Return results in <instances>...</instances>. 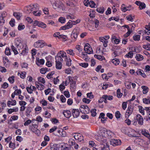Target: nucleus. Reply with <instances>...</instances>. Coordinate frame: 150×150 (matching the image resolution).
Returning <instances> with one entry per match:
<instances>
[{"label":"nucleus","instance_id":"nucleus-1","mask_svg":"<svg viewBox=\"0 0 150 150\" xmlns=\"http://www.w3.org/2000/svg\"><path fill=\"white\" fill-rule=\"evenodd\" d=\"M38 9V5L35 4L25 6L24 9V11L27 13H33L34 11Z\"/></svg>","mask_w":150,"mask_h":150},{"label":"nucleus","instance_id":"nucleus-2","mask_svg":"<svg viewBox=\"0 0 150 150\" xmlns=\"http://www.w3.org/2000/svg\"><path fill=\"white\" fill-rule=\"evenodd\" d=\"M21 45H20L21 49H23L21 53H20V55H26L28 52V49L27 45L24 43V44H22L21 42H19Z\"/></svg>","mask_w":150,"mask_h":150},{"label":"nucleus","instance_id":"nucleus-3","mask_svg":"<svg viewBox=\"0 0 150 150\" xmlns=\"http://www.w3.org/2000/svg\"><path fill=\"white\" fill-rule=\"evenodd\" d=\"M67 56L66 55V53L63 51H60V52L58 53L57 55L55 56V59H62L61 61H63V59H64L66 57H67Z\"/></svg>","mask_w":150,"mask_h":150},{"label":"nucleus","instance_id":"nucleus-4","mask_svg":"<svg viewBox=\"0 0 150 150\" xmlns=\"http://www.w3.org/2000/svg\"><path fill=\"white\" fill-rule=\"evenodd\" d=\"M52 6L53 8L57 9L58 11H60L61 10H63V4L61 2L57 4L55 2L53 4Z\"/></svg>","mask_w":150,"mask_h":150},{"label":"nucleus","instance_id":"nucleus-5","mask_svg":"<svg viewBox=\"0 0 150 150\" xmlns=\"http://www.w3.org/2000/svg\"><path fill=\"white\" fill-rule=\"evenodd\" d=\"M80 29L78 27L76 28L73 30L71 36L72 38H74L76 40L78 37V35L79 33Z\"/></svg>","mask_w":150,"mask_h":150},{"label":"nucleus","instance_id":"nucleus-6","mask_svg":"<svg viewBox=\"0 0 150 150\" xmlns=\"http://www.w3.org/2000/svg\"><path fill=\"white\" fill-rule=\"evenodd\" d=\"M133 111V107L131 105L128 106L125 114L126 118H128Z\"/></svg>","mask_w":150,"mask_h":150},{"label":"nucleus","instance_id":"nucleus-7","mask_svg":"<svg viewBox=\"0 0 150 150\" xmlns=\"http://www.w3.org/2000/svg\"><path fill=\"white\" fill-rule=\"evenodd\" d=\"M33 25L34 26H38V27L43 28H45L46 27V24L44 23L36 20H35L33 22Z\"/></svg>","mask_w":150,"mask_h":150},{"label":"nucleus","instance_id":"nucleus-8","mask_svg":"<svg viewBox=\"0 0 150 150\" xmlns=\"http://www.w3.org/2000/svg\"><path fill=\"white\" fill-rule=\"evenodd\" d=\"M84 50L87 53L89 54H92L93 52L92 48L91 47L90 45L88 43H86L85 44Z\"/></svg>","mask_w":150,"mask_h":150},{"label":"nucleus","instance_id":"nucleus-9","mask_svg":"<svg viewBox=\"0 0 150 150\" xmlns=\"http://www.w3.org/2000/svg\"><path fill=\"white\" fill-rule=\"evenodd\" d=\"M121 142L119 139H112L110 141V144L113 146H116L121 144Z\"/></svg>","mask_w":150,"mask_h":150},{"label":"nucleus","instance_id":"nucleus-10","mask_svg":"<svg viewBox=\"0 0 150 150\" xmlns=\"http://www.w3.org/2000/svg\"><path fill=\"white\" fill-rule=\"evenodd\" d=\"M104 132L103 134H102L103 137H104L105 138H111L114 133L111 131L109 130H104Z\"/></svg>","mask_w":150,"mask_h":150},{"label":"nucleus","instance_id":"nucleus-11","mask_svg":"<svg viewBox=\"0 0 150 150\" xmlns=\"http://www.w3.org/2000/svg\"><path fill=\"white\" fill-rule=\"evenodd\" d=\"M72 135L76 140H78L79 142H81L83 140V137L80 133H74Z\"/></svg>","mask_w":150,"mask_h":150},{"label":"nucleus","instance_id":"nucleus-12","mask_svg":"<svg viewBox=\"0 0 150 150\" xmlns=\"http://www.w3.org/2000/svg\"><path fill=\"white\" fill-rule=\"evenodd\" d=\"M80 108L81 112L83 111V113L87 114L90 112L89 108L87 106L81 105Z\"/></svg>","mask_w":150,"mask_h":150},{"label":"nucleus","instance_id":"nucleus-13","mask_svg":"<svg viewBox=\"0 0 150 150\" xmlns=\"http://www.w3.org/2000/svg\"><path fill=\"white\" fill-rule=\"evenodd\" d=\"M72 27L73 26L72 25V23L70 21V20H69L66 25L62 26L60 28L62 30H65L72 28Z\"/></svg>","mask_w":150,"mask_h":150},{"label":"nucleus","instance_id":"nucleus-14","mask_svg":"<svg viewBox=\"0 0 150 150\" xmlns=\"http://www.w3.org/2000/svg\"><path fill=\"white\" fill-rule=\"evenodd\" d=\"M44 46V41L42 40H39L34 44V46L35 47H42Z\"/></svg>","mask_w":150,"mask_h":150},{"label":"nucleus","instance_id":"nucleus-15","mask_svg":"<svg viewBox=\"0 0 150 150\" xmlns=\"http://www.w3.org/2000/svg\"><path fill=\"white\" fill-rule=\"evenodd\" d=\"M55 60L56 68L58 69H61L62 66V64L61 62H62L61 61L62 59H55Z\"/></svg>","mask_w":150,"mask_h":150},{"label":"nucleus","instance_id":"nucleus-16","mask_svg":"<svg viewBox=\"0 0 150 150\" xmlns=\"http://www.w3.org/2000/svg\"><path fill=\"white\" fill-rule=\"evenodd\" d=\"M136 119L139 124L142 125L143 124V119L141 115L137 114L136 116Z\"/></svg>","mask_w":150,"mask_h":150},{"label":"nucleus","instance_id":"nucleus-17","mask_svg":"<svg viewBox=\"0 0 150 150\" xmlns=\"http://www.w3.org/2000/svg\"><path fill=\"white\" fill-rule=\"evenodd\" d=\"M135 75H140L144 78H146V75L143 71L140 69L137 70L135 73Z\"/></svg>","mask_w":150,"mask_h":150},{"label":"nucleus","instance_id":"nucleus-18","mask_svg":"<svg viewBox=\"0 0 150 150\" xmlns=\"http://www.w3.org/2000/svg\"><path fill=\"white\" fill-rule=\"evenodd\" d=\"M99 40L103 43V46L106 47L108 45V41L107 39L103 37H100L99 38Z\"/></svg>","mask_w":150,"mask_h":150},{"label":"nucleus","instance_id":"nucleus-19","mask_svg":"<svg viewBox=\"0 0 150 150\" xmlns=\"http://www.w3.org/2000/svg\"><path fill=\"white\" fill-rule=\"evenodd\" d=\"M72 115L74 118L78 117L80 114V112L78 109H74L72 111Z\"/></svg>","mask_w":150,"mask_h":150},{"label":"nucleus","instance_id":"nucleus-20","mask_svg":"<svg viewBox=\"0 0 150 150\" xmlns=\"http://www.w3.org/2000/svg\"><path fill=\"white\" fill-rule=\"evenodd\" d=\"M135 4L139 6V8L140 10L144 9L146 7V5L143 2L137 1L135 2Z\"/></svg>","mask_w":150,"mask_h":150},{"label":"nucleus","instance_id":"nucleus-21","mask_svg":"<svg viewBox=\"0 0 150 150\" xmlns=\"http://www.w3.org/2000/svg\"><path fill=\"white\" fill-rule=\"evenodd\" d=\"M63 113L65 117L67 118H69L71 116V112L69 110H64Z\"/></svg>","mask_w":150,"mask_h":150},{"label":"nucleus","instance_id":"nucleus-22","mask_svg":"<svg viewBox=\"0 0 150 150\" xmlns=\"http://www.w3.org/2000/svg\"><path fill=\"white\" fill-rule=\"evenodd\" d=\"M64 60L66 62V66L70 67L71 65V60L69 57H66Z\"/></svg>","mask_w":150,"mask_h":150},{"label":"nucleus","instance_id":"nucleus-23","mask_svg":"<svg viewBox=\"0 0 150 150\" xmlns=\"http://www.w3.org/2000/svg\"><path fill=\"white\" fill-rule=\"evenodd\" d=\"M111 40H112V41L113 42L116 44H118L120 41V40L117 39L115 36L113 35L112 36Z\"/></svg>","mask_w":150,"mask_h":150},{"label":"nucleus","instance_id":"nucleus-24","mask_svg":"<svg viewBox=\"0 0 150 150\" xmlns=\"http://www.w3.org/2000/svg\"><path fill=\"white\" fill-rule=\"evenodd\" d=\"M16 104V101L15 100L11 99V100H9L8 102L7 105L9 107H10V105H15Z\"/></svg>","mask_w":150,"mask_h":150},{"label":"nucleus","instance_id":"nucleus-25","mask_svg":"<svg viewBox=\"0 0 150 150\" xmlns=\"http://www.w3.org/2000/svg\"><path fill=\"white\" fill-rule=\"evenodd\" d=\"M141 88L143 89L142 92L143 94H145L148 92L149 89L148 87L146 86H142Z\"/></svg>","mask_w":150,"mask_h":150},{"label":"nucleus","instance_id":"nucleus-26","mask_svg":"<svg viewBox=\"0 0 150 150\" xmlns=\"http://www.w3.org/2000/svg\"><path fill=\"white\" fill-rule=\"evenodd\" d=\"M69 82L71 83V84L74 86L76 83V81L74 80L75 78L74 77H69Z\"/></svg>","mask_w":150,"mask_h":150},{"label":"nucleus","instance_id":"nucleus-27","mask_svg":"<svg viewBox=\"0 0 150 150\" xmlns=\"http://www.w3.org/2000/svg\"><path fill=\"white\" fill-rule=\"evenodd\" d=\"M109 145L107 143L103 144V146L102 147V150H109Z\"/></svg>","mask_w":150,"mask_h":150},{"label":"nucleus","instance_id":"nucleus-28","mask_svg":"<svg viewBox=\"0 0 150 150\" xmlns=\"http://www.w3.org/2000/svg\"><path fill=\"white\" fill-rule=\"evenodd\" d=\"M128 131H129V134L130 135L132 136L135 137H136V135H135L134 134H133V132H135V131L133 130V129H131V128H129L128 129Z\"/></svg>","mask_w":150,"mask_h":150},{"label":"nucleus","instance_id":"nucleus-29","mask_svg":"<svg viewBox=\"0 0 150 150\" xmlns=\"http://www.w3.org/2000/svg\"><path fill=\"white\" fill-rule=\"evenodd\" d=\"M135 57L136 59L138 61H141L144 59V57L143 56L139 54H136Z\"/></svg>","mask_w":150,"mask_h":150},{"label":"nucleus","instance_id":"nucleus-30","mask_svg":"<svg viewBox=\"0 0 150 150\" xmlns=\"http://www.w3.org/2000/svg\"><path fill=\"white\" fill-rule=\"evenodd\" d=\"M32 109L30 107H28L26 110V115L27 117H29L30 116V114L31 112Z\"/></svg>","mask_w":150,"mask_h":150},{"label":"nucleus","instance_id":"nucleus-31","mask_svg":"<svg viewBox=\"0 0 150 150\" xmlns=\"http://www.w3.org/2000/svg\"><path fill=\"white\" fill-rule=\"evenodd\" d=\"M45 62L44 60L43 59H41L40 60H38L36 61V64L39 66L40 65H42L44 64Z\"/></svg>","mask_w":150,"mask_h":150},{"label":"nucleus","instance_id":"nucleus-32","mask_svg":"<svg viewBox=\"0 0 150 150\" xmlns=\"http://www.w3.org/2000/svg\"><path fill=\"white\" fill-rule=\"evenodd\" d=\"M66 51L68 54L70 55H71L72 56H75V54L73 50L71 49H69L67 50Z\"/></svg>","mask_w":150,"mask_h":150},{"label":"nucleus","instance_id":"nucleus-33","mask_svg":"<svg viewBox=\"0 0 150 150\" xmlns=\"http://www.w3.org/2000/svg\"><path fill=\"white\" fill-rule=\"evenodd\" d=\"M66 17L67 19H70L71 20H73L75 18V16L71 14H67L66 15Z\"/></svg>","mask_w":150,"mask_h":150},{"label":"nucleus","instance_id":"nucleus-34","mask_svg":"<svg viewBox=\"0 0 150 150\" xmlns=\"http://www.w3.org/2000/svg\"><path fill=\"white\" fill-rule=\"evenodd\" d=\"M94 57L100 61H102L105 59V58L103 56L95 54L94 56Z\"/></svg>","mask_w":150,"mask_h":150},{"label":"nucleus","instance_id":"nucleus-35","mask_svg":"<svg viewBox=\"0 0 150 150\" xmlns=\"http://www.w3.org/2000/svg\"><path fill=\"white\" fill-rule=\"evenodd\" d=\"M112 62L115 65H118L120 63L119 60L117 58H115L112 59Z\"/></svg>","mask_w":150,"mask_h":150},{"label":"nucleus","instance_id":"nucleus-36","mask_svg":"<svg viewBox=\"0 0 150 150\" xmlns=\"http://www.w3.org/2000/svg\"><path fill=\"white\" fill-rule=\"evenodd\" d=\"M103 98L105 99H107L108 100H112L113 97L111 96H107V95H104L103 96Z\"/></svg>","mask_w":150,"mask_h":150},{"label":"nucleus","instance_id":"nucleus-37","mask_svg":"<svg viewBox=\"0 0 150 150\" xmlns=\"http://www.w3.org/2000/svg\"><path fill=\"white\" fill-rule=\"evenodd\" d=\"M139 112L141 113L142 115H144V109L143 107L141 106H139Z\"/></svg>","mask_w":150,"mask_h":150},{"label":"nucleus","instance_id":"nucleus-38","mask_svg":"<svg viewBox=\"0 0 150 150\" xmlns=\"http://www.w3.org/2000/svg\"><path fill=\"white\" fill-rule=\"evenodd\" d=\"M39 85H36V86L37 88L40 90H43L44 88V86L41 84L39 83Z\"/></svg>","mask_w":150,"mask_h":150},{"label":"nucleus","instance_id":"nucleus-39","mask_svg":"<svg viewBox=\"0 0 150 150\" xmlns=\"http://www.w3.org/2000/svg\"><path fill=\"white\" fill-rule=\"evenodd\" d=\"M112 76V75L110 76H108L107 74H102V78L103 79L105 80H107L109 77H111Z\"/></svg>","mask_w":150,"mask_h":150},{"label":"nucleus","instance_id":"nucleus-40","mask_svg":"<svg viewBox=\"0 0 150 150\" xmlns=\"http://www.w3.org/2000/svg\"><path fill=\"white\" fill-rule=\"evenodd\" d=\"M33 14L36 16H40L41 15V13L39 11L35 10L33 12Z\"/></svg>","mask_w":150,"mask_h":150},{"label":"nucleus","instance_id":"nucleus-41","mask_svg":"<svg viewBox=\"0 0 150 150\" xmlns=\"http://www.w3.org/2000/svg\"><path fill=\"white\" fill-rule=\"evenodd\" d=\"M97 11L99 13H103L104 12V8L103 7L98 8L97 9Z\"/></svg>","mask_w":150,"mask_h":150},{"label":"nucleus","instance_id":"nucleus-42","mask_svg":"<svg viewBox=\"0 0 150 150\" xmlns=\"http://www.w3.org/2000/svg\"><path fill=\"white\" fill-rule=\"evenodd\" d=\"M133 53L132 52L130 51L126 55V56L128 58H132L133 57Z\"/></svg>","mask_w":150,"mask_h":150},{"label":"nucleus","instance_id":"nucleus-43","mask_svg":"<svg viewBox=\"0 0 150 150\" xmlns=\"http://www.w3.org/2000/svg\"><path fill=\"white\" fill-rule=\"evenodd\" d=\"M81 55L82 56H83V58L86 61H87V60H88V56L87 54H85L83 52H82L81 53Z\"/></svg>","mask_w":150,"mask_h":150},{"label":"nucleus","instance_id":"nucleus-44","mask_svg":"<svg viewBox=\"0 0 150 150\" xmlns=\"http://www.w3.org/2000/svg\"><path fill=\"white\" fill-rule=\"evenodd\" d=\"M143 102L146 104H149L150 103V99L144 98L143 100Z\"/></svg>","mask_w":150,"mask_h":150},{"label":"nucleus","instance_id":"nucleus-45","mask_svg":"<svg viewBox=\"0 0 150 150\" xmlns=\"http://www.w3.org/2000/svg\"><path fill=\"white\" fill-rule=\"evenodd\" d=\"M5 54L7 55H9L11 54V52L9 48L6 47L5 50Z\"/></svg>","mask_w":150,"mask_h":150},{"label":"nucleus","instance_id":"nucleus-46","mask_svg":"<svg viewBox=\"0 0 150 150\" xmlns=\"http://www.w3.org/2000/svg\"><path fill=\"white\" fill-rule=\"evenodd\" d=\"M26 74L25 71L22 72L21 74L19 73L20 77L23 79H24L25 77Z\"/></svg>","mask_w":150,"mask_h":150},{"label":"nucleus","instance_id":"nucleus-47","mask_svg":"<svg viewBox=\"0 0 150 150\" xmlns=\"http://www.w3.org/2000/svg\"><path fill=\"white\" fill-rule=\"evenodd\" d=\"M143 47L147 50H150V44L144 45Z\"/></svg>","mask_w":150,"mask_h":150},{"label":"nucleus","instance_id":"nucleus-48","mask_svg":"<svg viewBox=\"0 0 150 150\" xmlns=\"http://www.w3.org/2000/svg\"><path fill=\"white\" fill-rule=\"evenodd\" d=\"M126 18L129 21L132 22L133 20V16L131 15H129L126 16Z\"/></svg>","mask_w":150,"mask_h":150},{"label":"nucleus","instance_id":"nucleus-49","mask_svg":"<svg viewBox=\"0 0 150 150\" xmlns=\"http://www.w3.org/2000/svg\"><path fill=\"white\" fill-rule=\"evenodd\" d=\"M14 76H12L11 77H9L8 78V80L11 83H13L14 82Z\"/></svg>","mask_w":150,"mask_h":150},{"label":"nucleus","instance_id":"nucleus-50","mask_svg":"<svg viewBox=\"0 0 150 150\" xmlns=\"http://www.w3.org/2000/svg\"><path fill=\"white\" fill-rule=\"evenodd\" d=\"M140 37L139 35H136L133 36V39L135 41H139L140 39Z\"/></svg>","mask_w":150,"mask_h":150},{"label":"nucleus","instance_id":"nucleus-51","mask_svg":"<svg viewBox=\"0 0 150 150\" xmlns=\"http://www.w3.org/2000/svg\"><path fill=\"white\" fill-rule=\"evenodd\" d=\"M9 23L11 26L13 27L15 25V20L13 18H11Z\"/></svg>","mask_w":150,"mask_h":150},{"label":"nucleus","instance_id":"nucleus-52","mask_svg":"<svg viewBox=\"0 0 150 150\" xmlns=\"http://www.w3.org/2000/svg\"><path fill=\"white\" fill-rule=\"evenodd\" d=\"M38 81L39 82H40L42 83H44L45 82V80L44 78L40 77L38 79Z\"/></svg>","mask_w":150,"mask_h":150},{"label":"nucleus","instance_id":"nucleus-53","mask_svg":"<svg viewBox=\"0 0 150 150\" xmlns=\"http://www.w3.org/2000/svg\"><path fill=\"white\" fill-rule=\"evenodd\" d=\"M96 4L93 1H90L89 5L91 8H94L95 7Z\"/></svg>","mask_w":150,"mask_h":150},{"label":"nucleus","instance_id":"nucleus-54","mask_svg":"<svg viewBox=\"0 0 150 150\" xmlns=\"http://www.w3.org/2000/svg\"><path fill=\"white\" fill-rule=\"evenodd\" d=\"M96 109H93L91 111V115L93 117H95L96 116Z\"/></svg>","mask_w":150,"mask_h":150},{"label":"nucleus","instance_id":"nucleus-55","mask_svg":"<svg viewBox=\"0 0 150 150\" xmlns=\"http://www.w3.org/2000/svg\"><path fill=\"white\" fill-rule=\"evenodd\" d=\"M11 48L14 52L15 54H17L18 53V51L16 50V48L13 45L11 46Z\"/></svg>","mask_w":150,"mask_h":150},{"label":"nucleus","instance_id":"nucleus-56","mask_svg":"<svg viewBox=\"0 0 150 150\" xmlns=\"http://www.w3.org/2000/svg\"><path fill=\"white\" fill-rule=\"evenodd\" d=\"M58 21L61 23H65L66 21V19L64 18L60 17L59 18Z\"/></svg>","mask_w":150,"mask_h":150},{"label":"nucleus","instance_id":"nucleus-57","mask_svg":"<svg viewBox=\"0 0 150 150\" xmlns=\"http://www.w3.org/2000/svg\"><path fill=\"white\" fill-rule=\"evenodd\" d=\"M142 133L143 135L146 137H149L150 136L149 134L148 133H147L145 131H142Z\"/></svg>","mask_w":150,"mask_h":150},{"label":"nucleus","instance_id":"nucleus-58","mask_svg":"<svg viewBox=\"0 0 150 150\" xmlns=\"http://www.w3.org/2000/svg\"><path fill=\"white\" fill-rule=\"evenodd\" d=\"M32 85H31L29 87H27L26 90L28 93H32L33 90H32Z\"/></svg>","mask_w":150,"mask_h":150},{"label":"nucleus","instance_id":"nucleus-59","mask_svg":"<svg viewBox=\"0 0 150 150\" xmlns=\"http://www.w3.org/2000/svg\"><path fill=\"white\" fill-rule=\"evenodd\" d=\"M87 98H88L90 99H92L94 97V96L93 95L92 92L87 93Z\"/></svg>","mask_w":150,"mask_h":150},{"label":"nucleus","instance_id":"nucleus-60","mask_svg":"<svg viewBox=\"0 0 150 150\" xmlns=\"http://www.w3.org/2000/svg\"><path fill=\"white\" fill-rule=\"evenodd\" d=\"M21 66L23 68H27L28 67V64L25 62H23L21 64Z\"/></svg>","mask_w":150,"mask_h":150},{"label":"nucleus","instance_id":"nucleus-61","mask_svg":"<svg viewBox=\"0 0 150 150\" xmlns=\"http://www.w3.org/2000/svg\"><path fill=\"white\" fill-rule=\"evenodd\" d=\"M59 36V39L62 38L64 41L66 40L67 39V37L65 35H60V36Z\"/></svg>","mask_w":150,"mask_h":150},{"label":"nucleus","instance_id":"nucleus-62","mask_svg":"<svg viewBox=\"0 0 150 150\" xmlns=\"http://www.w3.org/2000/svg\"><path fill=\"white\" fill-rule=\"evenodd\" d=\"M79 65L83 67L86 68L88 66V64L87 63H83L79 64Z\"/></svg>","mask_w":150,"mask_h":150},{"label":"nucleus","instance_id":"nucleus-63","mask_svg":"<svg viewBox=\"0 0 150 150\" xmlns=\"http://www.w3.org/2000/svg\"><path fill=\"white\" fill-rule=\"evenodd\" d=\"M31 54H32V57L34 58V56L36 54V50L35 49H33L31 50Z\"/></svg>","mask_w":150,"mask_h":150},{"label":"nucleus","instance_id":"nucleus-64","mask_svg":"<svg viewBox=\"0 0 150 150\" xmlns=\"http://www.w3.org/2000/svg\"><path fill=\"white\" fill-rule=\"evenodd\" d=\"M132 32V30H128L127 32L124 35V37L125 38L128 37L130 34Z\"/></svg>","mask_w":150,"mask_h":150}]
</instances>
